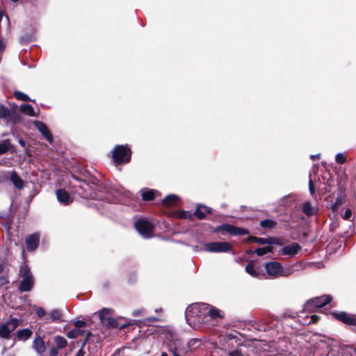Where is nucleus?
Here are the masks:
<instances>
[{"mask_svg":"<svg viewBox=\"0 0 356 356\" xmlns=\"http://www.w3.org/2000/svg\"><path fill=\"white\" fill-rule=\"evenodd\" d=\"M207 304L199 302L192 304L188 307L185 312L186 321L189 325L192 323H204L207 321Z\"/></svg>","mask_w":356,"mask_h":356,"instance_id":"f257e3e1","label":"nucleus"},{"mask_svg":"<svg viewBox=\"0 0 356 356\" xmlns=\"http://www.w3.org/2000/svg\"><path fill=\"white\" fill-rule=\"evenodd\" d=\"M19 276L22 280L19 283V290L21 292L30 291L34 285V278L26 264L21 266Z\"/></svg>","mask_w":356,"mask_h":356,"instance_id":"f03ea898","label":"nucleus"},{"mask_svg":"<svg viewBox=\"0 0 356 356\" xmlns=\"http://www.w3.org/2000/svg\"><path fill=\"white\" fill-rule=\"evenodd\" d=\"M112 153L113 161L116 165L122 163H128L131 159V152L127 145H116Z\"/></svg>","mask_w":356,"mask_h":356,"instance_id":"7ed1b4c3","label":"nucleus"},{"mask_svg":"<svg viewBox=\"0 0 356 356\" xmlns=\"http://www.w3.org/2000/svg\"><path fill=\"white\" fill-rule=\"evenodd\" d=\"M332 298L330 296H322L308 300L304 305L305 310L314 312L316 308H321L330 302Z\"/></svg>","mask_w":356,"mask_h":356,"instance_id":"20e7f679","label":"nucleus"},{"mask_svg":"<svg viewBox=\"0 0 356 356\" xmlns=\"http://www.w3.org/2000/svg\"><path fill=\"white\" fill-rule=\"evenodd\" d=\"M265 270L266 273L270 277L287 276L290 274L289 271L284 270L281 264L277 261H272L266 264Z\"/></svg>","mask_w":356,"mask_h":356,"instance_id":"39448f33","label":"nucleus"},{"mask_svg":"<svg viewBox=\"0 0 356 356\" xmlns=\"http://www.w3.org/2000/svg\"><path fill=\"white\" fill-rule=\"evenodd\" d=\"M135 228L138 232L145 238L152 237L154 226L147 220L140 219L135 222Z\"/></svg>","mask_w":356,"mask_h":356,"instance_id":"423d86ee","label":"nucleus"},{"mask_svg":"<svg viewBox=\"0 0 356 356\" xmlns=\"http://www.w3.org/2000/svg\"><path fill=\"white\" fill-rule=\"evenodd\" d=\"M232 245L227 242H210L204 245V250L209 252H227Z\"/></svg>","mask_w":356,"mask_h":356,"instance_id":"0eeeda50","label":"nucleus"},{"mask_svg":"<svg viewBox=\"0 0 356 356\" xmlns=\"http://www.w3.org/2000/svg\"><path fill=\"white\" fill-rule=\"evenodd\" d=\"M19 325V320L17 318H11L10 321L0 325V336L2 338L8 339L10 334Z\"/></svg>","mask_w":356,"mask_h":356,"instance_id":"6e6552de","label":"nucleus"},{"mask_svg":"<svg viewBox=\"0 0 356 356\" xmlns=\"http://www.w3.org/2000/svg\"><path fill=\"white\" fill-rule=\"evenodd\" d=\"M218 231H222L233 236L248 234L249 232L243 228L238 227L229 224H223L217 228Z\"/></svg>","mask_w":356,"mask_h":356,"instance_id":"1a4fd4ad","label":"nucleus"},{"mask_svg":"<svg viewBox=\"0 0 356 356\" xmlns=\"http://www.w3.org/2000/svg\"><path fill=\"white\" fill-rule=\"evenodd\" d=\"M111 313V309L104 308L99 311V316L102 324L114 327L117 326L118 323L116 321L110 316Z\"/></svg>","mask_w":356,"mask_h":356,"instance_id":"9d476101","label":"nucleus"},{"mask_svg":"<svg viewBox=\"0 0 356 356\" xmlns=\"http://www.w3.org/2000/svg\"><path fill=\"white\" fill-rule=\"evenodd\" d=\"M40 236L38 233L30 235L26 239V245L29 251L35 250L39 244Z\"/></svg>","mask_w":356,"mask_h":356,"instance_id":"9b49d317","label":"nucleus"},{"mask_svg":"<svg viewBox=\"0 0 356 356\" xmlns=\"http://www.w3.org/2000/svg\"><path fill=\"white\" fill-rule=\"evenodd\" d=\"M35 127L38 131L44 136V137L49 142L52 143L53 138L50 131L49 130L47 125L40 121H35L34 122Z\"/></svg>","mask_w":356,"mask_h":356,"instance_id":"f8f14e48","label":"nucleus"},{"mask_svg":"<svg viewBox=\"0 0 356 356\" xmlns=\"http://www.w3.org/2000/svg\"><path fill=\"white\" fill-rule=\"evenodd\" d=\"M333 315L337 320L343 322L345 324L349 325H356V319L346 312H342L340 313H334Z\"/></svg>","mask_w":356,"mask_h":356,"instance_id":"ddd939ff","label":"nucleus"},{"mask_svg":"<svg viewBox=\"0 0 356 356\" xmlns=\"http://www.w3.org/2000/svg\"><path fill=\"white\" fill-rule=\"evenodd\" d=\"M58 202L63 204L67 205L72 202L69 193L63 189H58L56 192Z\"/></svg>","mask_w":356,"mask_h":356,"instance_id":"4468645a","label":"nucleus"},{"mask_svg":"<svg viewBox=\"0 0 356 356\" xmlns=\"http://www.w3.org/2000/svg\"><path fill=\"white\" fill-rule=\"evenodd\" d=\"M63 315L60 310L53 309L47 314V316L45 318L46 323H60L63 321Z\"/></svg>","mask_w":356,"mask_h":356,"instance_id":"2eb2a0df","label":"nucleus"},{"mask_svg":"<svg viewBox=\"0 0 356 356\" xmlns=\"http://www.w3.org/2000/svg\"><path fill=\"white\" fill-rule=\"evenodd\" d=\"M140 193L142 198L144 201L152 200L157 195H161L159 191L149 188H143L141 189Z\"/></svg>","mask_w":356,"mask_h":356,"instance_id":"dca6fc26","label":"nucleus"},{"mask_svg":"<svg viewBox=\"0 0 356 356\" xmlns=\"http://www.w3.org/2000/svg\"><path fill=\"white\" fill-rule=\"evenodd\" d=\"M300 250V246L294 243L290 245H286L282 248V254L284 255L293 256Z\"/></svg>","mask_w":356,"mask_h":356,"instance_id":"f3484780","label":"nucleus"},{"mask_svg":"<svg viewBox=\"0 0 356 356\" xmlns=\"http://www.w3.org/2000/svg\"><path fill=\"white\" fill-rule=\"evenodd\" d=\"M33 348L40 355L44 353L46 350L44 340L41 337H37L33 342Z\"/></svg>","mask_w":356,"mask_h":356,"instance_id":"a211bd4d","label":"nucleus"},{"mask_svg":"<svg viewBox=\"0 0 356 356\" xmlns=\"http://www.w3.org/2000/svg\"><path fill=\"white\" fill-rule=\"evenodd\" d=\"M207 318L210 317L211 319L222 318V316L220 314V311L213 306L207 304V308L206 310Z\"/></svg>","mask_w":356,"mask_h":356,"instance_id":"6ab92c4d","label":"nucleus"},{"mask_svg":"<svg viewBox=\"0 0 356 356\" xmlns=\"http://www.w3.org/2000/svg\"><path fill=\"white\" fill-rule=\"evenodd\" d=\"M302 212L307 216L315 215L317 212V207L313 206L309 202H305L302 207Z\"/></svg>","mask_w":356,"mask_h":356,"instance_id":"aec40b11","label":"nucleus"},{"mask_svg":"<svg viewBox=\"0 0 356 356\" xmlns=\"http://www.w3.org/2000/svg\"><path fill=\"white\" fill-rule=\"evenodd\" d=\"M10 180L17 188H23L24 185V181L19 177L15 171L11 172Z\"/></svg>","mask_w":356,"mask_h":356,"instance_id":"412c9836","label":"nucleus"},{"mask_svg":"<svg viewBox=\"0 0 356 356\" xmlns=\"http://www.w3.org/2000/svg\"><path fill=\"white\" fill-rule=\"evenodd\" d=\"M211 213V209L206 206L198 205L195 211V216L199 219L205 218L206 213Z\"/></svg>","mask_w":356,"mask_h":356,"instance_id":"4be33fe9","label":"nucleus"},{"mask_svg":"<svg viewBox=\"0 0 356 356\" xmlns=\"http://www.w3.org/2000/svg\"><path fill=\"white\" fill-rule=\"evenodd\" d=\"M245 271L247 273L254 277H258L261 275L259 268L257 269L252 261H250L245 266Z\"/></svg>","mask_w":356,"mask_h":356,"instance_id":"5701e85b","label":"nucleus"},{"mask_svg":"<svg viewBox=\"0 0 356 356\" xmlns=\"http://www.w3.org/2000/svg\"><path fill=\"white\" fill-rule=\"evenodd\" d=\"M20 111L31 117H37L39 115V112H35L33 107L30 104H22L20 106Z\"/></svg>","mask_w":356,"mask_h":356,"instance_id":"b1692460","label":"nucleus"},{"mask_svg":"<svg viewBox=\"0 0 356 356\" xmlns=\"http://www.w3.org/2000/svg\"><path fill=\"white\" fill-rule=\"evenodd\" d=\"M178 202L179 197L175 195H169L162 200L163 204L168 207L176 205Z\"/></svg>","mask_w":356,"mask_h":356,"instance_id":"393cba45","label":"nucleus"},{"mask_svg":"<svg viewBox=\"0 0 356 356\" xmlns=\"http://www.w3.org/2000/svg\"><path fill=\"white\" fill-rule=\"evenodd\" d=\"M32 333L30 329L25 328L18 330L17 334L19 340L26 341L31 337Z\"/></svg>","mask_w":356,"mask_h":356,"instance_id":"a878e982","label":"nucleus"},{"mask_svg":"<svg viewBox=\"0 0 356 356\" xmlns=\"http://www.w3.org/2000/svg\"><path fill=\"white\" fill-rule=\"evenodd\" d=\"M12 145L8 140H4L0 142V156L12 149Z\"/></svg>","mask_w":356,"mask_h":356,"instance_id":"bb28decb","label":"nucleus"},{"mask_svg":"<svg viewBox=\"0 0 356 356\" xmlns=\"http://www.w3.org/2000/svg\"><path fill=\"white\" fill-rule=\"evenodd\" d=\"M54 343L58 349L64 348L67 344V340L63 337L59 335L55 337Z\"/></svg>","mask_w":356,"mask_h":356,"instance_id":"cd10ccee","label":"nucleus"},{"mask_svg":"<svg viewBox=\"0 0 356 356\" xmlns=\"http://www.w3.org/2000/svg\"><path fill=\"white\" fill-rule=\"evenodd\" d=\"M85 333L84 330H82L79 328H74L72 330L67 332V336L70 339H75L79 336L83 335Z\"/></svg>","mask_w":356,"mask_h":356,"instance_id":"c85d7f7f","label":"nucleus"},{"mask_svg":"<svg viewBox=\"0 0 356 356\" xmlns=\"http://www.w3.org/2000/svg\"><path fill=\"white\" fill-rule=\"evenodd\" d=\"M248 241L251 242H256L259 244H269L270 243V238H258L255 236H251L248 238Z\"/></svg>","mask_w":356,"mask_h":356,"instance_id":"c756f323","label":"nucleus"},{"mask_svg":"<svg viewBox=\"0 0 356 356\" xmlns=\"http://www.w3.org/2000/svg\"><path fill=\"white\" fill-rule=\"evenodd\" d=\"M10 114V111L6 106L0 104V119H6Z\"/></svg>","mask_w":356,"mask_h":356,"instance_id":"7c9ffc66","label":"nucleus"},{"mask_svg":"<svg viewBox=\"0 0 356 356\" xmlns=\"http://www.w3.org/2000/svg\"><path fill=\"white\" fill-rule=\"evenodd\" d=\"M260 225L264 228L271 229L276 225V222L273 220L266 219L261 220Z\"/></svg>","mask_w":356,"mask_h":356,"instance_id":"2f4dec72","label":"nucleus"},{"mask_svg":"<svg viewBox=\"0 0 356 356\" xmlns=\"http://www.w3.org/2000/svg\"><path fill=\"white\" fill-rule=\"evenodd\" d=\"M273 248L270 246L259 248L255 250V253L259 256H263L268 252H271Z\"/></svg>","mask_w":356,"mask_h":356,"instance_id":"473e14b6","label":"nucleus"},{"mask_svg":"<svg viewBox=\"0 0 356 356\" xmlns=\"http://www.w3.org/2000/svg\"><path fill=\"white\" fill-rule=\"evenodd\" d=\"M15 97L21 101L29 102L31 101L29 97L25 93L20 91H15L14 93Z\"/></svg>","mask_w":356,"mask_h":356,"instance_id":"72a5a7b5","label":"nucleus"},{"mask_svg":"<svg viewBox=\"0 0 356 356\" xmlns=\"http://www.w3.org/2000/svg\"><path fill=\"white\" fill-rule=\"evenodd\" d=\"M347 156L345 153H338L335 156V161L339 164H343L346 161Z\"/></svg>","mask_w":356,"mask_h":356,"instance_id":"f704fd0d","label":"nucleus"},{"mask_svg":"<svg viewBox=\"0 0 356 356\" xmlns=\"http://www.w3.org/2000/svg\"><path fill=\"white\" fill-rule=\"evenodd\" d=\"M168 350L172 354L173 356H182L176 347H170Z\"/></svg>","mask_w":356,"mask_h":356,"instance_id":"c9c22d12","label":"nucleus"},{"mask_svg":"<svg viewBox=\"0 0 356 356\" xmlns=\"http://www.w3.org/2000/svg\"><path fill=\"white\" fill-rule=\"evenodd\" d=\"M228 356H244L241 351L234 350L228 353Z\"/></svg>","mask_w":356,"mask_h":356,"instance_id":"e433bc0d","label":"nucleus"},{"mask_svg":"<svg viewBox=\"0 0 356 356\" xmlns=\"http://www.w3.org/2000/svg\"><path fill=\"white\" fill-rule=\"evenodd\" d=\"M145 310L143 309H136L133 312V315L135 316H143V315H145Z\"/></svg>","mask_w":356,"mask_h":356,"instance_id":"4c0bfd02","label":"nucleus"},{"mask_svg":"<svg viewBox=\"0 0 356 356\" xmlns=\"http://www.w3.org/2000/svg\"><path fill=\"white\" fill-rule=\"evenodd\" d=\"M36 314L39 317H42L46 314V312L42 307H38L36 309Z\"/></svg>","mask_w":356,"mask_h":356,"instance_id":"58836bf2","label":"nucleus"},{"mask_svg":"<svg viewBox=\"0 0 356 356\" xmlns=\"http://www.w3.org/2000/svg\"><path fill=\"white\" fill-rule=\"evenodd\" d=\"M86 325V323L83 321L78 320L74 322V325H75L76 328L80 329L81 327H84Z\"/></svg>","mask_w":356,"mask_h":356,"instance_id":"ea45409f","label":"nucleus"},{"mask_svg":"<svg viewBox=\"0 0 356 356\" xmlns=\"http://www.w3.org/2000/svg\"><path fill=\"white\" fill-rule=\"evenodd\" d=\"M352 216V211L350 209H347L343 215V218L345 220H349Z\"/></svg>","mask_w":356,"mask_h":356,"instance_id":"a19ab883","label":"nucleus"},{"mask_svg":"<svg viewBox=\"0 0 356 356\" xmlns=\"http://www.w3.org/2000/svg\"><path fill=\"white\" fill-rule=\"evenodd\" d=\"M49 356H58V350L56 348H51L49 352Z\"/></svg>","mask_w":356,"mask_h":356,"instance_id":"79ce46f5","label":"nucleus"},{"mask_svg":"<svg viewBox=\"0 0 356 356\" xmlns=\"http://www.w3.org/2000/svg\"><path fill=\"white\" fill-rule=\"evenodd\" d=\"M309 192H310L311 195H313L314 193V187L313 182H312V179H309Z\"/></svg>","mask_w":356,"mask_h":356,"instance_id":"37998d69","label":"nucleus"},{"mask_svg":"<svg viewBox=\"0 0 356 356\" xmlns=\"http://www.w3.org/2000/svg\"><path fill=\"white\" fill-rule=\"evenodd\" d=\"M341 204V200L339 198H337L335 203L332 206L333 210H335L337 209L338 206Z\"/></svg>","mask_w":356,"mask_h":356,"instance_id":"c03bdc74","label":"nucleus"},{"mask_svg":"<svg viewBox=\"0 0 356 356\" xmlns=\"http://www.w3.org/2000/svg\"><path fill=\"white\" fill-rule=\"evenodd\" d=\"M85 352L81 348L76 354V356H84Z\"/></svg>","mask_w":356,"mask_h":356,"instance_id":"a18cd8bd","label":"nucleus"},{"mask_svg":"<svg viewBox=\"0 0 356 356\" xmlns=\"http://www.w3.org/2000/svg\"><path fill=\"white\" fill-rule=\"evenodd\" d=\"M4 44L2 41L0 40V52L3 51L4 49Z\"/></svg>","mask_w":356,"mask_h":356,"instance_id":"49530a36","label":"nucleus"},{"mask_svg":"<svg viewBox=\"0 0 356 356\" xmlns=\"http://www.w3.org/2000/svg\"><path fill=\"white\" fill-rule=\"evenodd\" d=\"M311 159L312 160H315V159H319V154H316V155H311Z\"/></svg>","mask_w":356,"mask_h":356,"instance_id":"de8ad7c7","label":"nucleus"},{"mask_svg":"<svg viewBox=\"0 0 356 356\" xmlns=\"http://www.w3.org/2000/svg\"><path fill=\"white\" fill-rule=\"evenodd\" d=\"M19 144L22 146V147H24L25 146V143L23 140L20 139L19 141Z\"/></svg>","mask_w":356,"mask_h":356,"instance_id":"09e8293b","label":"nucleus"},{"mask_svg":"<svg viewBox=\"0 0 356 356\" xmlns=\"http://www.w3.org/2000/svg\"><path fill=\"white\" fill-rule=\"evenodd\" d=\"M3 15H4L3 13L0 10V21L2 20Z\"/></svg>","mask_w":356,"mask_h":356,"instance_id":"8fccbe9b","label":"nucleus"},{"mask_svg":"<svg viewBox=\"0 0 356 356\" xmlns=\"http://www.w3.org/2000/svg\"><path fill=\"white\" fill-rule=\"evenodd\" d=\"M161 356H168V354L166 353H162Z\"/></svg>","mask_w":356,"mask_h":356,"instance_id":"3c124183","label":"nucleus"},{"mask_svg":"<svg viewBox=\"0 0 356 356\" xmlns=\"http://www.w3.org/2000/svg\"><path fill=\"white\" fill-rule=\"evenodd\" d=\"M6 20H7L8 23L9 24V18H8V17L7 15H6Z\"/></svg>","mask_w":356,"mask_h":356,"instance_id":"603ef678","label":"nucleus"},{"mask_svg":"<svg viewBox=\"0 0 356 356\" xmlns=\"http://www.w3.org/2000/svg\"><path fill=\"white\" fill-rule=\"evenodd\" d=\"M312 318H313V319H314V318H317V317H316V316H312Z\"/></svg>","mask_w":356,"mask_h":356,"instance_id":"864d4df0","label":"nucleus"}]
</instances>
